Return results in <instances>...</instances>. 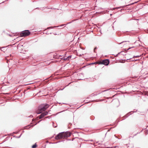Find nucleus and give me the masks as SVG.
<instances>
[{"instance_id": "1", "label": "nucleus", "mask_w": 148, "mask_h": 148, "mask_svg": "<svg viewBox=\"0 0 148 148\" xmlns=\"http://www.w3.org/2000/svg\"><path fill=\"white\" fill-rule=\"evenodd\" d=\"M49 107V105L47 104H45L44 106L41 105L38 107V110L37 111V114H39L45 111Z\"/></svg>"}, {"instance_id": "2", "label": "nucleus", "mask_w": 148, "mask_h": 148, "mask_svg": "<svg viewBox=\"0 0 148 148\" xmlns=\"http://www.w3.org/2000/svg\"><path fill=\"white\" fill-rule=\"evenodd\" d=\"M30 34V32L28 30H25L22 31L20 34L21 37H25L28 36Z\"/></svg>"}, {"instance_id": "3", "label": "nucleus", "mask_w": 148, "mask_h": 148, "mask_svg": "<svg viewBox=\"0 0 148 148\" xmlns=\"http://www.w3.org/2000/svg\"><path fill=\"white\" fill-rule=\"evenodd\" d=\"M63 134L62 136L63 138H65L66 137H68L70 136L71 135V133L70 132H62Z\"/></svg>"}, {"instance_id": "4", "label": "nucleus", "mask_w": 148, "mask_h": 148, "mask_svg": "<svg viewBox=\"0 0 148 148\" xmlns=\"http://www.w3.org/2000/svg\"><path fill=\"white\" fill-rule=\"evenodd\" d=\"M109 63V61L108 60H104L102 61L101 64L105 65H108Z\"/></svg>"}, {"instance_id": "5", "label": "nucleus", "mask_w": 148, "mask_h": 148, "mask_svg": "<svg viewBox=\"0 0 148 148\" xmlns=\"http://www.w3.org/2000/svg\"><path fill=\"white\" fill-rule=\"evenodd\" d=\"M62 134H62V132L60 133L56 136L55 138L56 139L63 138Z\"/></svg>"}, {"instance_id": "6", "label": "nucleus", "mask_w": 148, "mask_h": 148, "mask_svg": "<svg viewBox=\"0 0 148 148\" xmlns=\"http://www.w3.org/2000/svg\"><path fill=\"white\" fill-rule=\"evenodd\" d=\"M48 114V112L47 111L42 113L39 116V119H41L43 118L45 116L47 115Z\"/></svg>"}, {"instance_id": "7", "label": "nucleus", "mask_w": 148, "mask_h": 148, "mask_svg": "<svg viewBox=\"0 0 148 148\" xmlns=\"http://www.w3.org/2000/svg\"><path fill=\"white\" fill-rule=\"evenodd\" d=\"M36 147V144H35L34 145H33L32 147V148H35Z\"/></svg>"}, {"instance_id": "8", "label": "nucleus", "mask_w": 148, "mask_h": 148, "mask_svg": "<svg viewBox=\"0 0 148 148\" xmlns=\"http://www.w3.org/2000/svg\"><path fill=\"white\" fill-rule=\"evenodd\" d=\"M140 56H134L133 57V58H138Z\"/></svg>"}, {"instance_id": "9", "label": "nucleus", "mask_w": 148, "mask_h": 148, "mask_svg": "<svg viewBox=\"0 0 148 148\" xmlns=\"http://www.w3.org/2000/svg\"><path fill=\"white\" fill-rule=\"evenodd\" d=\"M96 49H97L96 47H95V48H94V52H95V51Z\"/></svg>"}, {"instance_id": "10", "label": "nucleus", "mask_w": 148, "mask_h": 148, "mask_svg": "<svg viewBox=\"0 0 148 148\" xmlns=\"http://www.w3.org/2000/svg\"><path fill=\"white\" fill-rule=\"evenodd\" d=\"M133 47H131V48H128V50H129V49H130L131 48H133Z\"/></svg>"}, {"instance_id": "11", "label": "nucleus", "mask_w": 148, "mask_h": 148, "mask_svg": "<svg viewBox=\"0 0 148 148\" xmlns=\"http://www.w3.org/2000/svg\"><path fill=\"white\" fill-rule=\"evenodd\" d=\"M121 42L120 43V44H121V43H123V42Z\"/></svg>"}, {"instance_id": "12", "label": "nucleus", "mask_w": 148, "mask_h": 148, "mask_svg": "<svg viewBox=\"0 0 148 148\" xmlns=\"http://www.w3.org/2000/svg\"><path fill=\"white\" fill-rule=\"evenodd\" d=\"M53 126L54 127H56V126Z\"/></svg>"}]
</instances>
